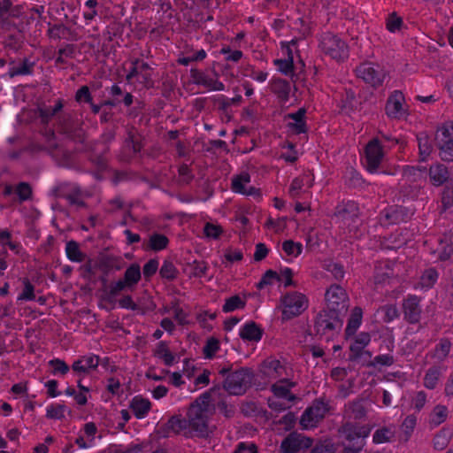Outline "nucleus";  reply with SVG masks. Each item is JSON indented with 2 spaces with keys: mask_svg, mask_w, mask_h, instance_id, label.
<instances>
[{
  "mask_svg": "<svg viewBox=\"0 0 453 453\" xmlns=\"http://www.w3.org/2000/svg\"><path fill=\"white\" fill-rule=\"evenodd\" d=\"M215 413L210 393H203L188 408L187 420L188 432L200 437H206L212 431L210 422Z\"/></svg>",
  "mask_w": 453,
  "mask_h": 453,
  "instance_id": "obj_1",
  "label": "nucleus"
},
{
  "mask_svg": "<svg viewBox=\"0 0 453 453\" xmlns=\"http://www.w3.org/2000/svg\"><path fill=\"white\" fill-rule=\"evenodd\" d=\"M229 371V367H223L219 372L222 376H226L223 383L224 389L234 395L244 394L251 384L252 372L244 367L232 372Z\"/></svg>",
  "mask_w": 453,
  "mask_h": 453,
  "instance_id": "obj_2",
  "label": "nucleus"
},
{
  "mask_svg": "<svg viewBox=\"0 0 453 453\" xmlns=\"http://www.w3.org/2000/svg\"><path fill=\"white\" fill-rule=\"evenodd\" d=\"M342 315L329 310L320 312L315 321L316 333L326 336V339L333 337L342 326Z\"/></svg>",
  "mask_w": 453,
  "mask_h": 453,
  "instance_id": "obj_3",
  "label": "nucleus"
},
{
  "mask_svg": "<svg viewBox=\"0 0 453 453\" xmlns=\"http://www.w3.org/2000/svg\"><path fill=\"white\" fill-rule=\"evenodd\" d=\"M282 319L288 320L299 316L308 308V299L298 292H290L281 298Z\"/></svg>",
  "mask_w": 453,
  "mask_h": 453,
  "instance_id": "obj_4",
  "label": "nucleus"
},
{
  "mask_svg": "<svg viewBox=\"0 0 453 453\" xmlns=\"http://www.w3.org/2000/svg\"><path fill=\"white\" fill-rule=\"evenodd\" d=\"M434 141L441 159L444 162H453V125L447 124L439 127Z\"/></svg>",
  "mask_w": 453,
  "mask_h": 453,
  "instance_id": "obj_5",
  "label": "nucleus"
},
{
  "mask_svg": "<svg viewBox=\"0 0 453 453\" xmlns=\"http://www.w3.org/2000/svg\"><path fill=\"white\" fill-rule=\"evenodd\" d=\"M319 47L333 59L342 60L348 56V47L344 41L332 33H325L321 35Z\"/></svg>",
  "mask_w": 453,
  "mask_h": 453,
  "instance_id": "obj_6",
  "label": "nucleus"
},
{
  "mask_svg": "<svg viewBox=\"0 0 453 453\" xmlns=\"http://www.w3.org/2000/svg\"><path fill=\"white\" fill-rule=\"evenodd\" d=\"M372 427L368 425H359L347 421L339 429L340 435L348 441V445H358L365 443L366 438L371 433Z\"/></svg>",
  "mask_w": 453,
  "mask_h": 453,
  "instance_id": "obj_7",
  "label": "nucleus"
},
{
  "mask_svg": "<svg viewBox=\"0 0 453 453\" xmlns=\"http://www.w3.org/2000/svg\"><path fill=\"white\" fill-rule=\"evenodd\" d=\"M357 76L373 88L382 85L387 73L382 66L374 63H364L356 68Z\"/></svg>",
  "mask_w": 453,
  "mask_h": 453,
  "instance_id": "obj_8",
  "label": "nucleus"
},
{
  "mask_svg": "<svg viewBox=\"0 0 453 453\" xmlns=\"http://www.w3.org/2000/svg\"><path fill=\"white\" fill-rule=\"evenodd\" d=\"M327 310L345 314L349 306V298L345 290L339 285H332L326 292Z\"/></svg>",
  "mask_w": 453,
  "mask_h": 453,
  "instance_id": "obj_9",
  "label": "nucleus"
},
{
  "mask_svg": "<svg viewBox=\"0 0 453 453\" xmlns=\"http://www.w3.org/2000/svg\"><path fill=\"white\" fill-rule=\"evenodd\" d=\"M56 129L70 139L81 142L84 141V132L80 123L68 113L58 115Z\"/></svg>",
  "mask_w": 453,
  "mask_h": 453,
  "instance_id": "obj_10",
  "label": "nucleus"
},
{
  "mask_svg": "<svg viewBox=\"0 0 453 453\" xmlns=\"http://www.w3.org/2000/svg\"><path fill=\"white\" fill-rule=\"evenodd\" d=\"M365 166L371 173H376L383 157L384 151L380 142L374 138L365 147Z\"/></svg>",
  "mask_w": 453,
  "mask_h": 453,
  "instance_id": "obj_11",
  "label": "nucleus"
},
{
  "mask_svg": "<svg viewBox=\"0 0 453 453\" xmlns=\"http://www.w3.org/2000/svg\"><path fill=\"white\" fill-rule=\"evenodd\" d=\"M404 96L400 90H395L388 96L385 107L386 114L390 119H400L406 116Z\"/></svg>",
  "mask_w": 453,
  "mask_h": 453,
  "instance_id": "obj_12",
  "label": "nucleus"
},
{
  "mask_svg": "<svg viewBox=\"0 0 453 453\" xmlns=\"http://www.w3.org/2000/svg\"><path fill=\"white\" fill-rule=\"evenodd\" d=\"M312 446V440L300 434L291 433L281 442L282 453H297Z\"/></svg>",
  "mask_w": 453,
  "mask_h": 453,
  "instance_id": "obj_13",
  "label": "nucleus"
},
{
  "mask_svg": "<svg viewBox=\"0 0 453 453\" xmlns=\"http://www.w3.org/2000/svg\"><path fill=\"white\" fill-rule=\"evenodd\" d=\"M403 318L411 324L419 322L422 308L420 305V298L414 295H409L403 300L402 304Z\"/></svg>",
  "mask_w": 453,
  "mask_h": 453,
  "instance_id": "obj_14",
  "label": "nucleus"
},
{
  "mask_svg": "<svg viewBox=\"0 0 453 453\" xmlns=\"http://www.w3.org/2000/svg\"><path fill=\"white\" fill-rule=\"evenodd\" d=\"M326 412V408L325 404L323 403H316L304 411L301 417L300 424L304 429L312 428L324 418Z\"/></svg>",
  "mask_w": 453,
  "mask_h": 453,
  "instance_id": "obj_15",
  "label": "nucleus"
},
{
  "mask_svg": "<svg viewBox=\"0 0 453 453\" xmlns=\"http://www.w3.org/2000/svg\"><path fill=\"white\" fill-rule=\"evenodd\" d=\"M250 182V174L247 173H242L241 174L233 177L231 189L235 193L259 198L261 196V193L258 188H256L254 187L247 188V185Z\"/></svg>",
  "mask_w": 453,
  "mask_h": 453,
  "instance_id": "obj_16",
  "label": "nucleus"
},
{
  "mask_svg": "<svg viewBox=\"0 0 453 453\" xmlns=\"http://www.w3.org/2000/svg\"><path fill=\"white\" fill-rule=\"evenodd\" d=\"M100 363V357L95 354L82 356L72 365L73 372L79 377H84L91 371L96 370Z\"/></svg>",
  "mask_w": 453,
  "mask_h": 453,
  "instance_id": "obj_17",
  "label": "nucleus"
},
{
  "mask_svg": "<svg viewBox=\"0 0 453 453\" xmlns=\"http://www.w3.org/2000/svg\"><path fill=\"white\" fill-rule=\"evenodd\" d=\"M366 400L365 398H357L345 404L344 418L350 420H362L367 415Z\"/></svg>",
  "mask_w": 453,
  "mask_h": 453,
  "instance_id": "obj_18",
  "label": "nucleus"
},
{
  "mask_svg": "<svg viewBox=\"0 0 453 453\" xmlns=\"http://www.w3.org/2000/svg\"><path fill=\"white\" fill-rule=\"evenodd\" d=\"M135 77L145 86H149L151 83L150 67L148 63L139 59L132 62V68L127 74L126 80L131 82Z\"/></svg>",
  "mask_w": 453,
  "mask_h": 453,
  "instance_id": "obj_19",
  "label": "nucleus"
},
{
  "mask_svg": "<svg viewBox=\"0 0 453 453\" xmlns=\"http://www.w3.org/2000/svg\"><path fill=\"white\" fill-rule=\"evenodd\" d=\"M190 77L194 84L202 85L210 90L222 91L225 89V85L221 81L210 78L203 71L196 68L190 70Z\"/></svg>",
  "mask_w": 453,
  "mask_h": 453,
  "instance_id": "obj_20",
  "label": "nucleus"
},
{
  "mask_svg": "<svg viewBox=\"0 0 453 453\" xmlns=\"http://www.w3.org/2000/svg\"><path fill=\"white\" fill-rule=\"evenodd\" d=\"M262 372L269 380H281L288 375L287 368L277 359L265 360Z\"/></svg>",
  "mask_w": 453,
  "mask_h": 453,
  "instance_id": "obj_21",
  "label": "nucleus"
},
{
  "mask_svg": "<svg viewBox=\"0 0 453 453\" xmlns=\"http://www.w3.org/2000/svg\"><path fill=\"white\" fill-rule=\"evenodd\" d=\"M428 175L430 182L435 187L442 186L450 177L448 167L441 163L433 164L429 167Z\"/></svg>",
  "mask_w": 453,
  "mask_h": 453,
  "instance_id": "obj_22",
  "label": "nucleus"
},
{
  "mask_svg": "<svg viewBox=\"0 0 453 453\" xmlns=\"http://www.w3.org/2000/svg\"><path fill=\"white\" fill-rule=\"evenodd\" d=\"M295 383L288 380L287 378L279 380L278 382L273 384L271 388L274 394V396L293 402L296 399L295 395L289 392V389L295 387Z\"/></svg>",
  "mask_w": 453,
  "mask_h": 453,
  "instance_id": "obj_23",
  "label": "nucleus"
},
{
  "mask_svg": "<svg viewBox=\"0 0 453 453\" xmlns=\"http://www.w3.org/2000/svg\"><path fill=\"white\" fill-rule=\"evenodd\" d=\"M129 408L137 418H143L150 411L151 403L141 395H136L131 400Z\"/></svg>",
  "mask_w": 453,
  "mask_h": 453,
  "instance_id": "obj_24",
  "label": "nucleus"
},
{
  "mask_svg": "<svg viewBox=\"0 0 453 453\" xmlns=\"http://www.w3.org/2000/svg\"><path fill=\"white\" fill-rule=\"evenodd\" d=\"M450 348L451 343L449 340L441 339L435 345L434 349L428 354V357L434 364H440L447 358L450 351Z\"/></svg>",
  "mask_w": 453,
  "mask_h": 453,
  "instance_id": "obj_25",
  "label": "nucleus"
},
{
  "mask_svg": "<svg viewBox=\"0 0 453 453\" xmlns=\"http://www.w3.org/2000/svg\"><path fill=\"white\" fill-rule=\"evenodd\" d=\"M290 84L288 81L274 78L271 82V90L274 93L282 102H287L290 93Z\"/></svg>",
  "mask_w": 453,
  "mask_h": 453,
  "instance_id": "obj_26",
  "label": "nucleus"
},
{
  "mask_svg": "<svg viewBox=\"0 0 453 453\" xmlns=\"http://www.w3.org/2000/svg\"><path fill=\"white\" fill-rule=\"evenodd\" d=\"M417 141L420 160L426 161L433 151L432 142L428 134L425 132H421L417 134Z\"/></svg>",
  "mask_w": 453,
  "mask_h": 453,
  "instance_id": "obj_27",
  "label": "nucleus"
},
{
  "mask_svg": "<svg viewBox=\"0 0 453 453\" xmlns=\"http://www.w3.org/2000/svg\"><path fill=\"white\" fill-rule=\"evenodd\" d=\"M444 371L445 368L439 365L430 367L425 374L424 386L428 389L435 388Z\"/></svg>",
  "mask_w": 453,
  "mask_h": 453,
  "instance_id": "obj_28",
  "label": "nucleus"
},
{
  "mask_svg": "<svg viewBox=\"0 0 453 453\" xmlns=\"http://www.w3.org/2000/svg\"><path fill=\"white\" fill-rule=\"evenodd\" d=\"M395 436V426L389 425L377 429L372 435V441L376 444L386 443L392 441Z\"/></svg>",
  "mask_w": 453,
  "mask_h": 453,
  "instance_id": "obj_29",
  "label": "nucleus"
},
{
  "mask_svg": "<svg viewBox=\"0 0 453 453\" xmlns=\"http://www.w3.org/2000/svg\"><path fill=\"white\" fill-rule=\"evenodd\" d=\"M240 337L247 341L258 342L262 337V330L255 322L250 321L242 327Z\"/></svg>",
  "mask_w": 453,
  "mask_h": 453,
  "instance_id": "obj_30",
  "label": "nucleus"
},
{
  "mask_svg": "<svg viewBox=\"0 0 453 453\" xmlns=\"http://www.w3.org/2000/svg\"><path fill=\"white\" fill-rule=\"evenodd\" d=\"M34 63L28 59H23L20 63L13 65L9 68L8 74L11 78L19 75H27L33 71Z\"/></svg>",
  "mask_w": 453,
  "mask_h": 453,
  "instance_id": "obj_31",
  "label": "nucleus"
},
{
  "mask_svg": "<svg viewBox=\"0 0 453 453\" xmlns=\"http://www.w3.org/2000/svg\"><path fill=\"white\" fill-rule=\"evenodd\" d=\"M168 243L169 240L165 235L162 234H152L144 248L146 250L150 249L154 251H159L165 249Z\"/></svg>",
  "mask_w": 453,
  "mask_h": 453,
  "instance_id": "obj_32",
  "label": "nucleus"
},
{
  "mask_svg": "<svg viewBox=\"0 0 453 453\" xmlns=\"http://www.w3.org/2000/svg\"><path fill=\"white\" fill-rule=\"evenodd\" d=\"M66 257L72 262L80 263L85 259L86 255L81 252L80 246L75 241H69L65 245Z\"/></svg>",
  "mask_w": 453,
  "mask_h": 453,
  "instance_id": "obj_33",
  "label": "nucleus"
},
{
  "mask_svg": "<svg viewBox=\"0 0 453 453\" xmlns=\"http://www.w3.org/2000/svg\"><path fill=\"white\" fill-rule=\"evenodd\" d=\"M448 409L444 405H436L430 414L429 423L432 426H438L448 418Z\"/></svg>",
  "mask_w": 453,
  "mask_h": 453,
  "instance_id": "obj_34",
  "label": "nucleus"
},
{
  "mask_svg": "<svg viewBox=\"0 0 453 453\" xmlns=\"http://www.w3.org/2000/svg\"><path fill=\"white\" fill-rule=\"evenodd\" d=\"M71 205H74L78 208L85 206V203L82 199V192L77 186H73L69 192L61 195Z\"/></svg>",
  "mask_w": 453,
  "mask_h": 453,
  "instance_id": "obj_35",
  "label": "nucleus"
},
{
  "mask_svg": "<svg viewBox=\"0 0 453 453\" xmlns=\"http://www.w3.org/2000/svg\"><path fill=\"white\" fill-rule=\"evenodd\" d=\"M125 283H127L132 288L141 280V268L137 264H132L124 273Z\"/></svg>",
  "mask_w": 453,
  "mask_h": 453,
  "instance_id": "obj_36",
  "label": "nucleus"
},
{
  "mask_svg": "<svg viewBox=\"0 0 453 453\" xmlns=\"http://www.w3.org/2000/svg\"><path fill=\"white\" fill-rule=\"evenodd\" d=\"M63 104L58 101L54 106H42L39 108L40 118L42 122L48 123L54 116L62 110Z\"/></svg>",
  "mask_w": 453,
  "mask_h": 453,
  "instance_id": "obj_37",
  "label": "nucleus"
},
{
  "mask_svg": "<svg viewBox=\"0 0 453 453\" xmlns=\"http://www.w3.org/2000/svg\"><path fill=\"white\" fill-rule=\"evenodd\" d=\"M362 320V310L360 308L356 307L353 310L350 319H349L347 327H346V335L348 337L354 335L359 326L361 325Z\"/></svg>",
  "mask_w": 453,
  "mask_h": 453,
  "instance_id": "obj_38",
  "label": "nucleus"
},
{
  "mask_svg": "<svg viewBox=\"0 0 453 453\" xmlns=\"http://www.w3.org/2000/svg\"><path fill=\"white\" fill-rule=\"evenodd\" d=\"M156 355L157 357L162 358L165 365H172L175 361V356L169 350L165 342H160L157 344Z\"/></svg>",
  "mask_w": 453,
  "mask_h": 453,
  "instance_id": "obj_39",
  "label": "nucleus"
},
{
  "mask_svg": "<svg viewBox=\"0 0 453 453\" xmlns=\"http://www.w3.org/2000/svg\"><path fill=\"white\" fill-rule=\"evenodd\" d=\"M246 305V300L235 295L226 299L222 311L226 313L232 312L238 309H243Z\"/></svg>",
  "mask_w": 453,
  "mask_h": 453,
  "instance_id": "obj_40",
  "label": "nucleus"
},
{
  "mask_svg": "<svg viewBox=\"0 0 453 453\" xmlns=\"http://www.w3.org/2000/svg\"><path fill=\"white\" fill-rule=\"evenodd\" d=\"M438 272L434 268H428L425 270L420 277L419 284L422 288H432L438 279Z\"/></svg>",
  "mask_w": 453,
  "mask_h": 453,
  "instance_id": "obj_41",
  "label": "nucleus"
},
{
  "mask_svg": "<svg viewBox=\"0 0 453 453\" xmlns=\"http://www.w3.org/2000/svg\"><path fill=\"white\" fill-rule=\"evenodd\" d=\"M168 427L173 430V434H180L181 432L187 433L188 430V423L186 418H181L180 416H173L168 420Z\"/></svg>",
  "mask_w": 453,
  "mask_h": 453,
  "instance_id": "obj_42",
  "label": "nucleus"
},
{
  "mask_svg": "<svg viewBox=\"0 0 453 453\" xmlns=\"http://www.w3.org/2000/svg\"><path fill=\"white\" fill-rule=\"evenodd\" d=\"M323 268L329 272L335 280H340L344 277L343 266L333 260H326L323 264Z\"/></svg>",
  "mask_w": 453,
  "mask_h": 453,
  "instance_id": "obj_43",
  "label": "nucleus"
},
{
  "mask_svg": "<svg viewBox=\"0 0 453 453\" xmlns=\"http://www.w3.org/2000/svg\"><path fill=\"white\" fill-rule=\"evenodd\" d=\"M365 346L361 344H357L356 341H353L349 346V360L351 361H359L364 355H366L368 357H372V354L365 350Z\"/></svg>",
  "mask_w": 453,
  "mask_h": 453,
  "instance_id": "obj_44",
  "label": "nucleus"
},
{
  "mask_svg": "<svg viewBox=\"0 0 453 453\" xmlns=\"http://www.w3.org/2000/svg\"><path fill=\"white\" fill-rule=\"evenodd\" d=\"M159 274L163 279L173 280L177 277L178 270L173 262L165 260L159 270Z\"/></svg>",
  "mask_w": 453,
  "mask_h": 453,
  "instance_id": "obj_45",
  "label": "nucleus"
},
{
  "mask_svg": "<svg viewBox=\"0 0 453 453\" xmlns=\"http://www.w3.org/2000/svg\"><path fill=\"white\" fill-rule=\"evenodd\" d=\"M395 363V357L391 354H383L376 356L367 366L371 367H380V366H391Z\"/></svg>",
  "mask_w": 453,
  "mask_h": 453,
  "instance_id": "obj_46",
  "label": "nucleus"
},
{
  "mask_svg": "<svg viewBox=\"0 0 453 453\" xmlns=\"http://www.w3.org/2000/svg\"><path fill=\"white\" fill-rule=\"evenodd\" d=\"M15 194L19 203L27 201L32 196V188L27 182H20L15 188Z\"/></svg>",
  "mask_w": 453,
  "mask_h": 453,
  "instance_id": "obj_47",
  "label": "nucleus"
},
{
  "mask_svg": "<svg viewBox=\"0 0 453 453\" xmlns=\"http://www.w3.org/2000/svg\"><path fill=\"white\" fill-rule=\"evenodd\" d=\"M280 277L279 273L273 270H268L265 272V273L263 275L262 279L259 280V282L257 284V288L258 289H262L265 288L266 286L273 285L275 281H280Z\"/></svg>",
  "mask_w": 453,
  "mask_h": 453,
  "instance_id": "obj_48",
  "label": "nucleus"
},
{
  "mask_svg": "<svg viewBox=\"0 0 453 453\" xmlns=\"http://www.w3.org/2000/svg\"><path fill=\"white\" fill-rule=\"evenodd\" d=\"M339 214L343 219H351L353 220L355 218L358 217L359 208L356 203L349 202L344 205V208L339 211Z\"/></svg>",
  "mask_w": 453,
  "mask_h": 453,
  "instance_id": "obj_49",
  "label": "nucleus"
},
{
  "mask_svg": "<svg viewBox=\"0 0 453 453\" xmlns=\"http://www.w3.org/2000/svg\"><path fill=\"white\" fill-rule=\"evenodd\" d=\"M49 365L52 368L51 373L54 375H65L69 370V365L62 359L54 358L49 361Z\"/></svg>",
  "mask_w": 453,
  "mask_h": 453,
  "instance_id": "obj_50",
  "label": "nucleus"
},
{
  "mask_svg": "<svg viewBox=\"0 0 453 453\" xmlns=\"http://www.w3.org/2000/svg\"><path fill=\"white\" fill-rule=\"evenodd\" d=\"M417 425V417L414 414L408 415L402 423V430L405 439L409 440Z\"/></svg>",
  "mask_w": 453,
  "mask_h": 453,
  "instance_id": "obj_51",
  "label": "nucleus"
},
{
  "mask_svg": "<svg viewBox=\"0 0 453 453\" xmlns=\"http://www.w3.org/2000/svg\"><path fill=\"white\" fill-rule=\"evenodd\" d=\"M282 250L288 256L297 257L301 254L303 246L300 242L288 240L282 243Z\"/></svg>",
  "mask_w": 453,
  "mask_h": 453,
  "instance_id": "obj_52",
  "label": "nucleus"
},
{
  "mask_svg": "<svg viewBox=\"0 0 453 453\" xmlns=\"http://www.w3.org/2000/svg\"><path fill=\"white\" fill-rule=\"evenodd\" d=\"M65 406L63 404H51L47 408L48 418L62 419L65 417Z\"/></svg>",
  "mask_w": 453,
  "mask_h": 453,
  "instance_id": "obj_53",
  "label": "nucleus"
},
{
  "mask_svg": "<svg viewBox=\"0 0 453 453\" xmlns=\"http://www.w3.org/2000/svg\"><path fill=\"white\" fill-rule=\"evenodd\" d=\"M308 182H309L308 176L294 179L289 187V194L291 195V196H293V197L297 196L299 192L301 191L302 188L304 186L305 183H308Z\"/></svg>",
  "mask_w": 453,
  "mask_h": 453,
  "instance_id": "obj_54",
  "label": "nucleus"
},
{
  "mask_svg": "<svg viewBox=\"0 0 453 453\" xmlns=\"http://www.w3.org/2000/svg\"><path fill=\"white\" fill-rule=\"evenodd\" d=\"M219 342L216 338L211 337L208 339L206 344L203 347V354L205 357L211 358L219 350Z\"/></svg>",
  "mask_w": 453,
  "mask_h": 453,
  "instance_id": "obj_55",
  "label": "nucleus"
},
{
  "mask_svg": "<svg viewBox=\"0 0 453 453\" xmlns=\"http://www.w3.org/2000/svg\"><path fill=\"white\" fill-rule=\"evenodd\" d=\"M125 282V280L122 279L111 283L109 286V295L111 296H117L120 292L126 289L133 290V288L127 283Z\"/></svg>",
  "mask_w": 453,
  "mask_h": 453,
  "instance_id": "obj_56",
  "label": "nucleus"
},
{
  "mask_svg": "<svg viewBox=\"0 0 453 453\" xmlns=\"http://www.w3.org/2000/svg\"><path fill=\"white\" fill-rule=\"evenodd\" d=\"M81 432L86 436L88 441L94 444L96 434L98 432L97 427L94 422H88L84 424Z\"/></svg>",
  "mask_w": 453,
  "mask_h": 453,
  "instance_id": "obj_57",
  "label": "nucleus"
},
{
  "mask_svg": "<svg viewBox=\"0 0 453 453\" xmlns=\"http://www.w3.org/2000/svg\"><path fill=\"white\" fill-rule=\"evenodd\" d=\"M274 63L278 66L279 70L286 75H288L293 72L294 64L292 58H289L288 59H276Z\"/></svg>",
  "mask_w": 453,
  "mask_h": 453,
  "instance_id": "obj_58",
  "label": "nucleus"
},
{
  "mask_svg": "<svg viewBox=\"0 0 453 453\" xmlns=\"http://www.w3.org/2000/svg\"><path fill=\"white\" fill-rule=\"evenodd\" d=\"M75 100L78 103L84 102L91 104L92 96L88 86H82L77 90L75 95Z\"/></svg>",
  "mask_w": 453,
  "mask_h": 453,
  "instance_id": "obj_59",
  "label": "nucleus"
},
{
  "mask_svg": "<svg viewBox=\"0 0 453 453\" xmlns=\"http://www.w3.org/2000/svg\"><path fill=\"white\" fill-rule=\"evenodd\" d=\"M24 288L22 293L19 295V300H34L35 296L34 294L35 288L27 279L23 280Z\"/></svg>",
  "mask_w": 453,
  "mask_h": 453,
  "instance_id": "obj_60",
  "label": "nucleus"
},
{
  "mask_svg": "<svg viewBox=\"0 0 453 453\" xmlns=\"http://www.w3.org/2000/svg\"><path fill=\"white\" fill-rule=\"evenodd\" d=\"M426 403V394L424 391L417 392L411 400L413 408L417 411H420L424 408Z\"/></svg>",
  "mask_w": 453,
  "mask_h": 453,
  "instance_id": "obj_61",
  "label": "nucleus"
},
{
  "mask_svg": "<svg viewBox=\"0 0 453 453\" xmlns=\"http://www.w3.org/2000/svg\"><path fill=\"white\" fill-rule=\"evenodd\" d=\"M311 453H334V447L330 441H319L313 447Z\"/></svg>",
  "mask_w": 453,
  "mask_h": 453,
  "instance_id": "obj_62",
  "label": "nucleus"
},
{
  "mask_svg": "<svg viewBox=\"0 0 453 453\" xmlns=\"http://www.w3.org/2000/svg\"><path fill=\"white\" fill-rule=\"evenodd\" d=\"M441 203L443 210H446L453 205V188L446 187L441 194Z\"/></svg>",
  "mask_w": 453,
  "mask_h": 453,
  "instance_id": "obj_63",
  "label": "nucleus"
},
{
  "mask_svg": "<svg viewBox=\"0 0 453 453\" xmlns=\"http://www.w3.org/2000/svg\"><path fill=\"white\" fill-rule=\"evenodd\" d=\"M233 453H257L254 443L240 442Z\"/></svg>",
  "mask_w": 453,
  "mask_h": 453,
  "instance_id": "obj_64",
  "label": "nucleus"
}]
</instances>
